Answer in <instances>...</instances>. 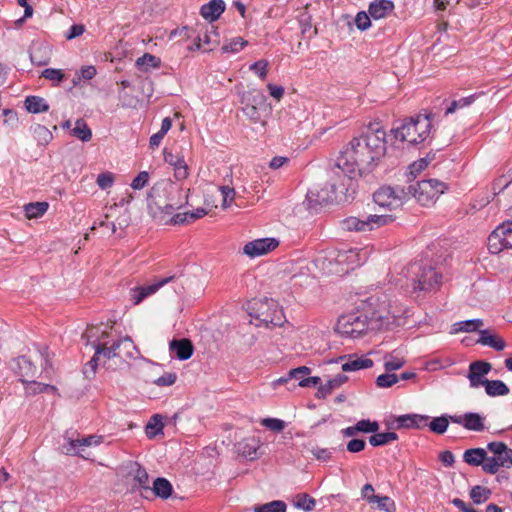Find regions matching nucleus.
I'll return each mask as SVG.
<instances>
[{
    "label": "nucleus",
    "mask_w": 512,
    "mask_h": 512,
    "mask_svg": "<svg viewBox=\"0 0 512 512\" xmlns=\"http://www.w3.org/2000/svg\"><path fill=\"white\" fill-rule=\"evenodd\" d=\"M219 190L223 196V202H222V208L226 209L228 208L235 197V190L232 187L229 186H220Z\"/></svg>",
    "instance_id": "4d7b16f0"
},
{
    "label": "nucleus",
    "mask_w": 512,
    "mask_h": 512,
    "mask_svg": "<svg viewBox=\"0 0 512 512\" xmlns=\"http://www.w3.org/2000/svg\"><path fill=\"white\" fill-rule=\"evenodd\" d=\"M169 350L179 360H188L194 352L192 342L187 338L173 339L169 343Z\"/></svg>",
    "instance_id": "2eb2a0df"
},
{
    "label": "nucleus",
    "mask_w": 512,
    "mask_h": 512,
    "mask_svg": "<svg viewBox=\"0 0 512 512\" xmlns=\"http://www.w3.org/2000/svg\"><path fill=\"white\" fill-rule=\"evenodd\" d=\"M96 183L99 186V188H101L103 190L110 188L114 183L113 173H111V172L100 173L97 176Z\"/></svg>",
    "instance_id": "052dcab7"
},
{
    "label": "nucleus",
    "mask_w": 512,
    "mask_h": 512,
    "mask_svg": "<svg viewBox=\"0 0 512 512\" xmlns=\"http://www.w3.org/2000/svg\"><path fill=\"white\" fill-rule=\"evenodd\" d=\"M398 439V435L395 432H383V433H374L369 437V443L374 446H384L391 441H395Z\"/></svg>",
    "instance_id": "e433bc0d"
},
{
    "label": "nucleus",
    "mask_w": 512,
    "mask_h": 512,
    "mask_svg": "<svg viewBox=\"0 0 512 512\" xmlns=\"http://www.w3.org/2000/svg\"><path fill=\"white\" fill-rule=\"evenodd\" d=\"M286 510L287 505L282 500H273L253 507V512H286Z\"/></svg>",
    "instance_id": "f704fd0d"
},
{
    "label": "nucleus",
    "mask_w": 512,
    "mask_h": 512,
    "mask_svg": "<svg viewBox=\"0 0 512 512\" xmlns=\"http://www.w3.org/2000/svg\"><path fill=\"white\" fill-rule=\"evenodd\" d=\"M309 452L320 461H329L332 457V452L327 448H321L318 446H311L309 449Z\"/></svg>",
    "instance_id": "5fc2aeb1"
},
{
    "label": "nucleus",
    "mask_w": 512,
    "mask_h": 512,
    "mask_svg": "<svg viewBox=\"0 0 512 512\" xmlns=\"http://www.w3.org/2000/svg\"><path fill=\"white\" fill-rule=\"evenodd\" d=\"M500 467L502 466L499 464V461L496 457H488L486 455V459L482 464V469L484 472L489 474H496Z\"/></svg>",
    "instance_id": "6e6d98bb"
},
{
    "label": "nucleus",
    "mask_w": 512,
    "mask_h": 512,
    "mask_svg": "<svg viewBox=\"0 0 512 512\" xmlns=\"http://www.w3.org/2000/svg\"><path fill=\"white\" fill-rule=\"evenodd\" d=\"M386 131L379 122L369 123L341 152L331 170L330 188L334 200L353 199L356 176L367 175L386 153Z\"/></svg>",
    "instance_id": "f257e3e1"
},
{
    "label": "nucleus",
    "mask_w": 512,
    "mask_h": 512,
    "mask_svg": "<svg viewBox=\"0 0 512 512\" xmlns=\"http://www.w3.org/2000/svg\"><path fill=\"white\" fill-rule=\"evenodd\" d=\"M394 221L391 215H368L362 220L357 217H347L340 222L344 231L367 232L388 225Z\"/></svg>",
    "instance_id": "1a4fd4ad"
},
{
    "label": "nucleus",
    "mask_w": 512,
    "mask_h": 512,
    "mask_svg": "<svg viewBox=\"0 0 512 512\" xmlns=\"http://www.w3.org/2000/svg\"><path fill=\"white\" fill-rule=\"evenodd\" d=\"M484 387L490 397L504 396L509 393L508 386L501 380H485Z\"/></svg>",
    "instance_id": "bb28decb"
},
{
    "label": "nucleus",
    "mask_w": 512,
    "mask_h": 512,
    "mask_svg": "<svg viewBox=\"0 0 512 512\" xmlns=\"http://www.w3.org/2000/svg\"><path fill=\"white\" fill-rule=\"evenodd\" d=\"M409 189L412 197L421 205L428 206L448 189V185L437 179H426L409 184Z\"/></svg>",
    "instance_id": "423d86ee"
},
{
    "label": "nucleus",
    "mask_w": 512,
    "mask_h": 512,
    "mask_svg": "<svg viewBox=\"0 0 512 512\" xmlns=\"http://www.w3.org/2000/svg\"><path fill=\"white\" fill-rule=\"evenodd\" d=\"M504 236L505 232L502 231V224H500L488 237L487 247L490 253L499 254L504 249H508Z\"/></svg>",
    "instance_id": "6ab92c4d"
},
{
    "label": "nucleus",
    "mask_w": 512,
    "mask_h": 512,
    "mask_svg": "<svg viewBox=\"0 0 512 512\" xmlns=\"http://www.w3.org/2000/svg\"><path fill=\"white\" fill-rule=\"evenodd\" d=\"M175 277L161 278L150 285L138 286L130 289L131 301L134 305L140 304L145 298L156 293L161 287L171 282Z\"/></svg>",
    "instance_id": "9b49d317"
},
{
    "label": "nucleus",
    "mask_w": 512,
    "mask_h": 512,
    "mask_svg": "<svg viewBox=\"0 0 512 512\" xmlns=\"http://www.w3.org/2000/svg\"><path fill=\"white\" fill-rule=\"evenodd\" d=\"M72 136L83 142H88L92 138V131L84 119H77L74 128L71 130Z\"/></svg>",
    "instance_id": "7c9ffc66"
},
{
    "label": "nucleus",
    "mask_w": 512,
    "mask_h": 512,
    "mask_svg": "<svg viewBox=\"0 0 512 512\" xmlns=\"http://www.w3.org/2000/svg\"><path fill=\"white\" fill-rule=\"evenodd\" d=\"M491 491L482 486H474L470 491V497L475 504H481L489 499Z\"/></svg>",
    "instance_id": "a19ab883"
},
{
    "label": "nucleus",
    "mask_w": 512,
    "mask_h": 512,
    "mask_svg": "<svg viewBox=\"0 0 512 512\" xmlns=\"http://www.w3.org/2000/svg\"><path fill=\"white\" fill-rule=\"evenodd\" d=\"M160 59L150 53H145L142 57L136 60V66L143 71H148L149 68H158L160 66Z\"/></svg>",
    "instance_id": "4c0bfd02"
},
{
    "label": "nucleus",
    "mask_w": 512,
    "mask_h": 512,
    "mask_svg": "<svg viewBox=\"0 0 512 512\" xmlns=\"http://www.w3.org/2000/svg\"><path fill=\"white\" fill-rule=\"evenodd\" d=\"M476 97H477L476 94H473V95L461 98L459 100L452 101L450 103V105L447 107L445 114L446 115L452 114L458 108H463V107H467V106L471 105L475 101Z\"/></svg>",
    "instance_id": "79ce46f5"
},
{
    "label": "nucleus",
    "mask_w": 512,
    "mask_h": 512,
    "mask_svg": "<svg viewBox=\"0 0 512 512\" xmlns=\"http://www.w3.org/2000/svg\"><path fill=\"white\" fill-rule=\"evenodd\" d=\"M405 365V360L403 358H398L392 354H388L385 356L384 367L387 372L395 371L402 368Z\"/></svg>",
    "instance_id": "de8ad7c7"
},
{
    "label": "nucleus",
    "mask_w": 512,
    "mask_h": 512,
    "mask_svg": "<svg viewBox=\"0 0 512 512\" xmlns=\"http://www.w3.org/2000/svg\"><path fill=\"white\" fill-rule=\"evenodd\" d=\"M252 310L250 316L259 320V325L276 327L281 326L285 321L283 310L279 307L278 303L272 299L255 302Z\"/></svg>",
    "instance_id": "39448f33"
},
{
    "label": "nucleus",
    "mask_w": 512,
    "mask_h": 512,
    "mask_svg": "<svg viewBox=\"0 0 512 512\" xmlns=\"http://www.w3.org/2000/svg\"><path fill=\"white\" fill-rule=\"evenodd\" d=\"M449 426V418L447 415H442L440 417L433 418V420L429 423V428L432 432L436 434H444L447 431Z\"/></svg>",
    "instance_id": "ea45409f"
},
{
    "label": "nucleus",
    "mask_w": 512,
    "mask_h": 512,
    "mask_svg": "<svg viewBox=\"0 0 512 512\" xmlns=\"http://www.w3.org/2000/svg\"><path fill=\"white\" fill-rule=\"evenodd\" d=\"M49 205L47 202H31L24 206L25 215L28 219L39 218L45 214Z\"/></svg>",
    "instance_id": "473e14b6"
},
{
    "label": "nucleus",
    "mask_w": 512,
    "mask_h": 512,
    "mask_svg": "<svg viewBox=\"0 0 512 512\" xmlns=\"http://www.w3.org/2000/svg\"><path fill=\"white\" fill-rule=\"evenodd\" d=\"M432 114H418L404 119L399 126L392 128L396 140L418 146L431 138Z\"/></svg>",
    "instance_id": "f03ea898"
},
{
    "label": "nucleus",
    "mask_w": 512,
    "mask_h": 512,
    "mask_svg": "<svg viewBox=\"0 0 512 512\" xmlns=\"http://www.w3.org/2000/svg\"><path fill=\"white\" fill-rule=\"evenodd\" d=\"M347 380L348 377L346 375L337 374L334 378L328 380L325 384L319 386L316 392V397L318 399L326 398L328 395L332 393L333 390L342 386Z\"/></svg>",
    "instance_id": "4be33fe9"
},
{
    "label": "nucleus",
    "mask_w": 512,
    "mask_h": 512,
    "mask_svg": "<svg viewBox=\"0 0 512 512\" xmlns=\"http://www.w3.org/2000/svg\"><path fill=\"white\" fill-rule=\"evenodd\" d=\"M65 439L67 444L62 446V450L67 455H79L84 457L82 452L85 447H89L92 444H99V440H97L95 436H87L80 439L78 438L77 432H71V435H69V432H66Z\"/></svg>",
    "instance_id": "9d476101"
},
{
    "label": "nucleus",
    "mask_w": 512,
    "mask_h": 512,
    "mask_svg": "<svg viewBox=\"0 0 512 512\" xmlns=\"http://www.w3.org/2000/svg\"><path fill=\"white\" fill-rule=\"evenodd\" d=\"M370 18L371 16L367 14L365 11L358 12L355 17L356 27L361 31L367 30L371 26Z\"/></svg>",
    "instance_id": "13d9d810"
},
{
    "label": "nucleus",
    "mask_w": 512,
    "mask_h": 512,
    "mask_svg": "<svg viewBox=\"0 0 512 512\" xmlns=\"http://www.w3.org/2000/svg\"><path fill=\"white\" fill-rule=\"evenodd\" d=\"M311 373V369L307 366H300L289 371V377L291 381L295 383L300 382L301 379H305Z\"/></svg>",
    "instance_id": "864d4df0"
},
{
    "label": "nucleus",
    "mask_w": 512,
    "mask_h": 512,
    "mask_svg": "<svg viewBox=\"0 0 512 512\" xmlns=\"http://www.w3.org/2000/svg\"><path fill=\"white\" fill-rule=\"evenodd\" d=\"M181 192L174 183L168 180L156 182L147 194L149 214L152 217H162L161 206L168 203V201L174 200L175 194H180Z\"/></svg>",
    "instance_id": "20e7f679"
},
{
    "label": "nucleus",
    "mask_w": 512,
    "mask_h": 512,
    "mask_svg": "<svg viewBox=\"0 0 512 512\" xmlns=\"http://www.w3.org/2000/svg\"><path fill=\"white\" fill-rule=\"evenodd\" d=\"M393 194L394 190H392V187L384 186L373 194V199L380 206H391L394 204Z\"/></svg>",
    "instance_id": "c85d7f7f"
},
{
    "label": "nucleus",
    "mask_w": 512,
    "mask_h": 512,
    "mask_svg": "<svg viewBox=\"0 0 512 512\" xmlns=\"http://www.w3.org/2000/svg\"><path fill=\"white\" fill-rule=\"evenodd\" d=\"M368 328V317L366 314L356 311L339 317L336 331L346 337L357 338Z\"/></svg>",
    "instance_id": "6e6552de"
},
{
    "label": "nucleus",
    "mask_w": 512,
    "mask_h": 512,
    "mask_svg": "<svg viewBox=\"0 0 512 512\" xmlns=\"http://www.w3.org/2000/svg\"><path fill=\"white\" fill-rule=\"evenodd\" d=\"M393 10L394 3L391 0H374L368 7V13L374 20L387 17Z\"/></svg>",
    "instance_id": "f3484780"
},
{
    "label": "nucleus",
    "mask_w": 512,
    "mask_h": 512,
    "mask_svg": "<svg viewBox=\"0 0 512 512\" xmlns=\"http://www.w3.org/2000/svg\"><path fill=\"white\" fill-rule=\"evenodd\" d=\"M279 245L275 238H261L248 242L243 251L249 257H258L274 250Z\"/></svg>",
    "instance_id": "4468645a"
},
{
    "label": "nucleus",
    "mask_w": 512,
    "mask_h": 512,
    "mask_svg": "<svg viewBox=\"0 0 512 512\" xmlns=\"http://www.w3.org/2000/svg\"><path fill=\"white\" fill-rule=\"evenodd\" d=\"M464 428L474 432H482L486 429L485 426V417L475 412H467L465 413Z\"/></svg>",
    "instance_id": "393cba45"
},
{
    "label": "nucleus",
    "mask_w": 512,
    "mask_h": 512,
    "mask_svg": "<svg viewBox=\"0 0 512 512\" xmlns=\"http://www.w3.org/2000/svg\"><path fill=\"white\" fill-rule=\"evenodd\" d=\"M299 25L301 28V34L303 38H311L317 34V28L311 31L312 28V17L308 13H303L299 17Z\"/></svg>",
    "instance_id": "58836bf2"
},
{
    "label": "nucleus",
    "mask_w": 512,
    "mask_h": 512,
    "mask_svg": "<svg viewBox=\"0 0 512 512\" xmlns=\"http://www.w3.org/2000/svg\"><path fill=\"white\" fill-rule=\"evenodd\" d=\"M483 321L481 319H471L460 321L453 324L452 329L450 331L451 334H457L460 332H474L480 329L483 326Z\"/></svg>",
    "instance_id": "cd10ccee"
},
{
    "label": "nucleus",
    "mask_w": 512,
    "mask_h": 512,
    "mask_svg": "<svg viewBox=\"0 0 512 512\" xmlns=\"http://www.w3.org/2000/svg\"><path fill=\"white\" fill-rule=\"evenodd\" d=\"M25 109L32 114H38L47 112L49 110V104L47 101L40 96L29 95L24 100Z\"/></svg>",
    "instance_id": "5701e85b"
},
{
    "label": "nucleus",
    "mask_w": 512,
    "mask_h": 512,
    "mask_svg": "<svg viewBox=\"0 0 512 512\" xmlns=\"http://www.w3.org/2000/svg\"><path fill=\"white\" fill-rule=\"evenodd\" d=\"M152 491L156 496L167 499L171 496L173 487L167 479L159 477L154 481Z\"/></svg>",
    "instance_id": "c756f323"
},
{
    "label": "nucleus",
    "mask_w": 512,
    "mask_h": 512,
    "mask_svg": "<svg viewBox=\"0 0 512 512\" xmlns=\"http://www.w3.org/2000/svg\"><path fill=\"white\" fill-rule=\"evenodd\" d=\"M115 345L117 349V358H120L123 361L135 358L138 354L136 346L134 345L132 339L128 336L116 341Z\"/></svg>",
    "instance_id": "aec40b11"
},
{
    "label": "nucleus",
    "mask_w": 512,
    "mask_h": 512,
    "mask_svg": "<svg viewBox=\"0 0 512 512\" xmlns=\"http://www.w3.org/2000/svg\"><path fill=\"white\" fill-rule=\"evenodd\" d=\"M492 365L491 363L483 360H477L471 362L469 365V372L467 378L469 379V384L471 388H478L480 386H484L485 376L491 371Z\"/></svg>",
    "instance_id": "ddd939ff"
},
{
    "label": "nucleus",
    "mask_w": 512,
    "mask_h": 512,
    "mask_svg": "<svg viewBox=\"0 0 512 512\" xmlns=\"http://www.w3.org/2000/svg\"><path fill=\"white\" fill-rule=\"evenodd\" d=\"M347 358V361L342 364V370L344 372L358 371L361 369L370 368L373 366V361L366 357H357L356 355H348L339 357V361Z\"/></svg>",
    "instance_id": "a211bd4d"
},
{
    "label": "nucleus",
    "mask_w": 512,
    "mask_h": 512,
    "mask_svg": "<svg viewBox=\"0 0 512 512\" xmlns=\"http://www.w3.org/2000/svg\"><path fill=\"white\" fill-rule=\"evenodd\" d=\"M389 427L394 429H412L413 414H406L396 417Z\"/></svg>",
    "instance_id": "a18cd8bd"
},
{
    "label": "nucleus",
    "mask_w": 512,
    "mask_h": 512,
    "mask_svg": "<svg viewBox=\"0 0 512 512\" xmlns=\"http://www.w3.org/2000/svg\"><path fill=\"white\" fill-rule=\"evenodd\" d=\"M131 471L134 474V481L137 483L138 487L143 488L145 491H150L151 489L148 486L149 476L147 471L138 463L133 464Z\"/></svg>",
    "instance_id": "72a5a7b5"
},
{
    "label": "nucleus",
    "mask_w": 512,
    "mask_h": 512,
    "mask_svg": "<svg viewBox=\"0 0 512 512\" xmlns=\"http://www.w3.org/2000/svg\"><path fill=\"white\" fill-rule=\"evenodd\" d=\"M13 369L21 378L33 377L36 373V366L26 356L22 355L14 360Z\"/></svg>",
    "instance_id": "412c9836"
},
{
    "label": "nucleus",
    "mask_w": 512,
    "mask_h": 512,
    "mask_svg": "<svg viewBox=\"0 0 512 512\" xmlns=\"http://www.w3.org/2000/svg\"><path fill=\"white\" fill-rule=\"evenodd\" d=\"M375 503L377 504L378 509L385 512H395L396 510L395 502L388 496L378 495L375 499Z\"/></svg>",
    "instance_id": "8fccbe9b"
},
{
    "label": "nucleus",
    "mask_w": 512,
    "mask_h": 512,
    "mask_svg": "<svg viewBox=\"0 0 512 512\" xmlns=\"http://www.w3.org/2000/svg\"><path fill=\"white\" fill-rule=\"evenodd\" d=\"M173 35L179 34L181 36H184L185 38H193V43L187 47L190 51L199 50L201 47L202 38L199 34L195 35V31L192 28H189L187 26L183 27L181 30H175L172 32Z\"/></svg>",
    "instance_id": "c9c22d12"
},
{
    "label": "nucleus",
    "mask_w": 512,
    "mask_h": 512,
    "mask_svg": "<svg viewBox=\"0 0 512 512\" xmlns=\"http://www.w3.org/2000/svg\"><path fill=\"white\" fill-rule=\"evenodd\" d=\"M226 4L223 0H210L200 8V15L207 21L214 22L225 11Z\"/></svg>",
    "instance_id": "dca6fc26"
},
{
    "label": "nucleus",
    "mask_w": 512,
    "mask_h": 512,
    "mask_svg": "<svg viewBox=\"0 0 512 512\" xmlns=\"http://www.w3.org/2000/svg\"><path fill=\"white\" fill-rule=\"evenodd\" d=\"M247 45V41H245L241 37H236L230 41V43L224 45L222 47L223 52L225 53H237L242 50Z\"/></svg>",
    "instance_id": "3c124183"
},
{
    "label": "nucleus",
    "mask_w": 512,
    "mask_h": 512,
    "mask_svg": "<svg viewBox=\"0 0 512 512\" xmlns=\"http://www.w3.org/2000/svg\"><path fill=\"white\" fill-rule=\"evenodd\" d=\"M355 429H358V433H376L379 430V424L377 421H371L369 419L359 420L355 424Z\"/></svg>",
    "instance_id": "37998d69"
},
{
    "label": "nucleus",
    "mask_w": 512,
    "mask_h": 512,
    "mask_svg": "<svg viewBox=\"0 0 512 512\" xmlns=\"http://www.w3.org/2000/svg\"><path fill=\"white\" fill-rule=\"evenodd\" d=\"M98 328H92L89 330V337H96L95 341H92L91 344L94 347L97 356H103L106 359L117 358V349L115 342L111 346H107L105 339L109 336V333L106 330L100 332V335L97 334Z\"/></svg>",
    "instance_id": "f8f14e48"
},
{
    "label": "nucleus",
    "mask_w": 512,
    "mask_h": 512,
    "mask_svg": "<svg viewBox=\"0 0 512 512\" xmlns=\"http://www.w3.org/2000/svg\"><path fill=\"white\" fill-rule=\"evenodd\" d=\"M485 459L486 450L483 448H471L463 454V461L471 466L482 465Z\"/></svg>",
    "instance_id": "a878e982"
},
{
    "label": "nucleus",
    "mask_w": 512,
    "mask_h": 512,
    "mask_svg": "<svg viewBox=\"0 0 512 512\" xmlns=\"http://www.w3.org/2000/svg\"><path fill=\"white\" fill-rule=\"evenodd\" d=\"M261 424L275 432H281L285 428V422L276 418H265L261 421Z\"/></svg>",
    "instance_id": "680f3d73"
},
{
    "label": "nucleus",
    "mask_w": 512,
    "mask_h": 512,
    "mask_svg": "<svg viewBox=\"0 0 512 512\" xmlns=\"http://www.w3.org/2000/svg\"><path fill=\"white\" fill-rule=\"evenodd\" d=\"M315 505V499L310 497L308 494L298 495L295 502V506L299 509H303L304 511H312Z\"/></svg>",
    "instance_id": "49530a36"
},
{
    "label": "nucleus",
    "mask_w": 512,
    "mask_h": 512,
    "mask_svg": "<svg viewBox=\"0 0 512 512\" xmlns=\"http://www.w3.org/2000/svg\"><path fill=\"white\" fill-rule=\"evenodd\" d=\"M392 190H394V194H393L394 202H396V201L402 202L403 200H406L409 197H412V194L409 189V185L407 187L396 185V186L392 187Z\"/></svg>",
    "instance_id": "e2e57ef3"
},
{
    "label": "nucleus",
    "mask_w": 512,
    "mask_h": 512,
    "mask_svg": "<svg viewBox=\"0 0 512 512\" xmlns=\"http://www.w3.org/2000/svg\"><path fill=\"white\" fill-rule=\"evenodd\" d=\"M410 270L415 275L414 290L428 292L438 288L441 284L442 275L431 265L415 262L411 265Z\"/></svg>",
    "instance_id": "0eeeda50"
},
{
    "label": "nucleus",
    "mask_w": 512,
    "mask_h": 512,
    "mask_svg": "<svg viewBox=\"0 0 512 512\" xmlns=\"http://www.w3.org/2000/svg\"><path fill=\"white\" fill-rule=\"evenodd\" d=\"M399 377L396 374L385 373L381 374L376 379V385L380 388H389L396 384Z\"/></svg>",
    "instance_id": "09e8293b"
},
{
    "label": "nucleus",
    "mask_w": 512,
    "mask_h": 512,
    "mask_svg": "<svg viewBox=\"0 0 512 512\" xmlns=\"http://www.w3.org/2000/svg\"><path fill=\"white\" fill-rule=\"evenodd\" d=\"M100 360V357L97 356L96 352L94 353V356L91 358L89 362L86 363V365L83 368V374L87 379H91L95 376L96 369L98 366V361Z\"/></svg>",
    "instance_id": "bf43d9fd"
},
{
    "label": "nucleus",
    "mask_w": 512,
    "mask_h": 512,
    "mask_svg": "<svg viewBox=\"0 0 512 512\" xmlns=\"http://www.w3.org/2000/svg\"><path fill=\"white\" fill-rule=\"evenodd\" d=\"M502 231L505 232V241L508 249H512V220L502 223Z\"/></svg>",
    "instance_id": "774afa93"
},
{
    "label": "nucleus",
    "mask_w": 512,
    "mask_h": 512,
    "mask_svg": "<svg viewBox=\"0 0 512 512\" xmlns=\"http://www.w3.org/2000/svg\"><path fill=\"white\" fill-rule=\"evenodd\" d=\"M480 337L478 343L489 346L496 351H502L506 347L505 341L497 335H492L488 330H479Z\"/></svg>",
    "instance_id": "b1692460"
},
{
    "label": "nucleus",
    "mask_w": 512,
    "mask_h": 512,
    "mask_svg": "<svg viewBox=\"0 0 512 512\" xmlns=\"http://www.w3.org/2000/svg\"><path fill=\"white\" fill-rule=\"evenodd\" d=\"M42 76L55 83H60L64 80L65 74L61 69L46 68L42 71Z\"/></svg>",
    "instance_id": "603ef678"
},
{
    "label": "nucleus",
    "mask_w": 512,
    "mask_h": 512,
    "mask_svg": "<svg viewBox=\"0 0 512 512\" xmlns=\"http://www.w3.org/2000/svg\"><path fill=\"white\" fill-rule=\"evenodd\" d=\"M20 381L24 384L26 393L29 395H36L39 393H43L42 387L43 383L37 382V381H28L26 379H20Z\"/></svg>",
    "instance_id": "0e129e2a"
},
{
    "label": "nucleus",
    "mask_w": 512,
    "mask_h": 512,
    "mask_svg": "<svg viewBox=\"0 0 512 512\" xmlns=\"http://www.w3.org/2000/svg\"><path fill=\"white\" fill-rule=\"evenodd\" d=\"M149 180V174L147 171L140 172L132 181L131 187L134 190H140L144 188Z\"/></svg>",
    "instance_id": "338daca9"
},
{
    "label": "nucleus",
    "mask_w": 512,
    "mask_h": 512,
    "mask_svg": "<svg viewBox=\"0 0 512 512\" xmlns=\"http://www.w3.org/2000/svg\"><path fill=\"white\" fill-rule=\"evenodd\" d=\"M182 206V203L180 202H176L174 200L172 201H168V203H165L164 205L161 206V212H162V217H153L155 220H158L159 222H164V223H168V220H166V216H170L173 214V212L180 208Z\"/></svg>",
    "instance_id": "c03bdc74"
},
{
    "label": "nucleus",
    "mask_w": 512,
    "mask_h": 512,
    "mask_svg": "<svg viewBox=\"0 0 512 512\" xmlns=\"http://www.w3.org/2000/svg\"><path fill=\"white\" fill-rule=\"evenodd\" d=\"M241 110L252 122L266 126V119L270 116L272 108L267 103V96L259 89H249L240 96Z\"/></svg>",
    "instance_id": "7ed1b4c3"
},
{
    "label": "nucleus",
    "mask_w": 512,
    "mask_h": 512,
    "mask_svg": "<svg viewBox=\"0 0 512 512\" xmlns=\"http://www.w3.org/2000/svg\"><path fill=\"white\" fill-rule=\"evenodd\" d=\"M177 375L173 372H168L154 380V384L160 387L171 386L176 382Z\"/></svg>",
    "instance_id": "69168bd1"
},
{
    "label": "nucleus",
    "mask_w": 512,
    "mask_h": 512,
    "mask_svg": "<svg viewBox=\"0 0 512 512\" xmlns=\"http://www.w3.org/2000/svg\"><path fill=\"white\" fill-rule=\"evenodd\" d=\"M164 424L162 416L159 414L153 415L146 425L145 432L149 439L155 438L158 434L163 433Z\"/></svg>",
    "instance_id": "2f4dec72"
}]
</instances>
